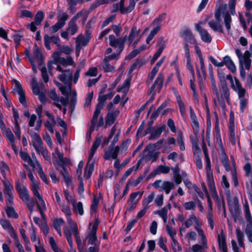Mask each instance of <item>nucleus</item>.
Instances as JSON below:
<instances>
[{
  "label": "nucleus",
  "instance_id": "obj_1",
  "mask_svg": "<svg viewBox=\"0 0 252 252\" xmlns=\"http://www.w3.org/2000/svg\"><path fill=\"white\" fill-rule=\"evenodd\" d=\"M109 39L110 46L115 48H118L117 52L118 55H120L124 50L126 40L127 45L130 46L134 40L132 38L128 37L127 35L116 38L113 34H110Z\"/></svg>",
  "mask_w": 252,
  "mask_h": 252
},
{
  "label": "nucleus",
  "instance_id": "obj_2",
  "mask_svg": "<svg viewBox=\"0 0 252 252\" xmlns=\"http://www.w3.org/2000/svg\"><path fill=\"white\" fill-rule=\"evenodd\" d=\"M226 9V4L222 6H219L216 8L215 12V17L216 21L214 20L210 21L208 22V25L215 32H218L222 33H224V30L222 26L220 24L221 21V15L222 14L224 16V13H225Z\"/></svg>",
  "mask_w": 252,
  "mask_h": 252
},
{
  "label": "nucleus",
  "instance_id": "obj_3",
  "mask_svg": "<svg viewBox=\"0 0 252 252\" xmlns=\"http://www.w3.org/2000/svg\"><path fill=\"white\" fill-rule=\"evenodd\" d=\"M226 196L229 210L235 221L236 218L240 215L241 212L239 208L238 198L237 196H235L233 198V201H232L231 196L229 193L227 194Z\"/></svg>",
  "mask_w": 252,
  "mask_h": 252
},
{
  "label": "nucleus",
  "instance_id": "obj_4",
  "mask_svg": "<svg viewBox=\"0 0 252 252\" xmlns=\"http://www.w3.org/2000/svg\"><path fill=\"white\" fill-rule=\"evenodd\" d=\"M59 79L64 84L67 85L68 88L65 86H63L60 88V91L64 95H69V92L71 89L72 81L73 79L72 72H70L67 77L65 74H61L59 75Z\"/></svg>",
  "mask_w": 252,
  "mask_h": 252
},
{
  "label": "nucleus",
  "instance_id": "obj_5",
  "mask_svg": "<svg viewBox=\"0 0 252 252\" xmlns=\"http://www.w3.org/2000/svg\"><path fill=\"white\" fill-rule=\"evenodd\" d=\"M99 223V221L98 217L95 218L92 226V230L89 235L88 243L90 244L95 245V243L98 241L96 236V232Z\"/></svg>",
  "mask_w": 252,
  "mask_h": 252
},
{
  "label": "nucleus",
  "instance_id": "obj_6",
  "mask_svg": "<svg viewBox=\"0 0 252 252\" xmlns=\"http://www.w3.org/2000/svg\"><path fill=\"white\" fill-rule=\"evenodd\" d=\"M180 36L184 37L186 43H189L192 44H196V41L194 36L193 35L190 30L187 28H185L180 32Z\"/></svg>",
  "mask_w": 252,
  "mask_h": 252
},
{
  "label": "nucleus",
  "instance_id": "obj_7",
  "mask_svg": "<svg viewBox=\"0 0 252 252\" xmlns=\"http://www.w3.org/2000/svg\"><path fill=\"white\" fill-rule=\"evenodd\" d=\"M164 81V76L162 73H160L158 75L157 78L153 84L151 86L150 89L148 90V92L150 94L153 93L155 91V89L156 85H158V93L160 92L161 89L162 88Z\"/></svg>",
  "mask_w": 252,
  "mask_h": 252
},
{
  "label": "nucleus",
  "instance_id": "obj_8",
  "mask_svg": "<svg viewBox=\"0 0 252 252\" xmlns=\"http://www.w3.org/2000/svg\"><path fill=\"white\" fill-rule=\"evenodd\" d=\"M15 188L20 198L23 200L27 201L30 200L28 190L25 186L22 187L21 185L19 184V182H17L16 183Z\"/></svg>",
  "mask_w": 252,
  "mask_h": 252
},
{
  "label": "nucleus",
  "instance_id": "obj_9",
  "mask_svg": "<svg viewBox=\"0 0 252 252\" xmlns=\"http://www.w3.org/2000/svg\"><path fill=\"white\" fill-rule=\"evenodd\" d=\"M110 150H106L105 151L103 158L105 160H110L111 158L116 159L118 157V153L120 151V147L119 146H116L114 147L111 146Z\"/></svg>",
  "mask_w": 252,
  "mask_h": 252
},
{
  "label": "nucleus",
  "instance_id": "obj_10",
  "mask_svg": "<svg viewBox=\"0 0 252 252\" xmlns=\"http://www.w3.org/2000/svg\"><path fill=\"white\" fill-rule=\"evenodd\" d=\"M119 113L120 111L119 110H116L107 113L105 118V128H106L108 126L112 125L115 122Z\"/></svg>",
  "mask_w": 252,
  "mask_h": 252
},
{
  "label": "nucleus",
  "instance_id": "obj_11",
  "mask_svg": "<svg viewBox=\"0 0 252 252\" xmlns=\"http://www.w3.org/2000/svg\"><path fill=\"white\" fill-rule=\"evenodd\" d=\"M131 79L132 77L130 76L126 79L121 85H119L118 87L117 92L119 93L122 92L124 93L122 98L126 95V93L128 92L130 87Z\"/></svg>",
  "mask_w": 252,
  "mask_h": 252
},
{
  "label": "nucleus",
  "instance_id": "obj_12",
  "mask_svg": "<svg viewBox=\"0 0 252 252\" xmlns=\"http://www.w3.org/2000/svg\"><path fill=\"white\" fill-rule=\"evenodd\" d=\"M31 135L32 137V139L33 140H34L37 142V144H36L35 142L32 141V145L34 147L36 152L37 153H39L40 150L39 149V147H41V146L43 144V142L41 140V138L40 135L38 133H35V132L33 133Z\"/></svg>",
  "mask_w": 252,
  "mask_h": 252
},
{
  "label": "nucleus",
  "instance_id": "obj_13",
  "mask_svg": "<svg viewBox=\"0 0 252 252\" xmlns=\"http://www.w3.org/2000/svg\"><path fill=\"white\" fill-rule=\"evenodd\" d=\"M37 207L38 210L39 212H40L41 215L44 219V220L43 221H41V223L39 227H40V229H41V231L43 232V233H44V234L45 236H46L49 233V228L47 223L45 220L44 214V213L42 210L41 207H40V204L39 203L37 204Z\"/></svg>",
  "mask_w": 252,
  "mask_h": 252
},
{
  "label": "nucleus",
  "instance_id": "obj_14",
  "mask_svg": "<svg viewBox=\"0 0 252 252\" xmlns=\"http://www.w3.org/2000/svg\"><path fill=\"white\" fill-rule=\"evenodd\" d=\"M155 151L154 150L149 151L148 154L143 155V157H144V158H145L147 161H150V160H152V162L156 161L159 157L160 152H155Z\"/></svg>",
  "mask_w": 252,
  "mask_h": 252
},
{
  "label": "nucleus",
  "instance_id": "obj_15",
  "mask_svg": "<svg viewBox=\"0 0 252 252\" xmlns=\"http://www.w3.org/2000/svg\"><path fill=\"white\" fill-rule=\"evenodd\" d=\"M157 44L159 46V48L158 51L154 54L153 57L156 58L157 60L159 57L162 54L164 49L165 47V44L163 41V37H161L158 40Z\"/></svg>",
  "mask_w": 252,
  "mask_h": 252
},
{
  "label": "nucleus",
  "instance_id": "obj_16",
  "mask_svg": "<svg viewBox=\"0 0 252 252\" xmlns=\"http://www.w3.org/2000/svg\"><path fill=\"white\" fill-rule=\"evenodd\" d=\"M207 182L209 189H212L213 188L215 193H216L212 170L207 171Z\"/></svg>",
  "mask_w": 252,
  "mask_h": 252
},
{
  "label": "nucleus",
  "instance_id": "obj_17",
  "mask_svg": "<svg viewBox=\"0 0 252 252\" xmlns=\"http://www.w3.org/2000/svg\"><path fill=\"white\" fill-rule=\"evenodd\" d=\"M94 169V161L89 164L88 162L85 169L84 177L85 179H89L92 176Z\"/></svg>",
  "mask_w": 252,
  "mask_h": 252
},
{
  "label": "nucleus",
  "instance_id": "obj_18",
  "mask_svg": "<svg viewBox=\"0 0 252 252\" xmlns=\"http://www.w3.org/2000/svg\"><path fill=\"white\" fill-rule=\"evenodd\" d=\"M50 98L54 101L53 104L59 110L63 109L62 106L59 104V97L58 96L55 90H52L50 94Z\"/></svg>",
  "mask_w": 252,
  "mask_h": 252
},
{
  "label": "nucleus",
  "instance_id": "obj_19",
  "mask_svg": "<svg viewBox=\"0 0 252 252\" xmlns=\"http://www.w3.org/2000/svg\"><path fill=\"white\" fill-rule=\"evenodd\" d=\"M221 162L222 165L224 166L226 171H229L230 169V164L229 162L228 157L227 156L225 150H222V152L221 153Z\"/></svg>",
  "mask_w": 252,
  "mask_h": 252
},
{
  "label": "nucleus",
  "instance_id": "obj_20",
  "mask_svg": "<svg viewBox=\"0 0 252 252\" xmlns=\"http://www.w3.org/2000/svg\"><path fill=\"white\" fill-rule=\"evenodd\" d=\"M218 243L220 249L227 248L226 243V237L225 234L222 230L220 234L218 236Z\"/></svg>",
  "mask_w": 252,
  "mask_h": 252
},
{
  "label": "nucleus",
  "instance_id": "obj_21",
  "mask_svg": "<svg viewBox=\"0 0 252 252\" xmlns=\"http://www.w3.org/2000/svg\"><path fill=\"white\" fill-rule=\"evenodd\" d=\"M164 141V139L163 138V139H160L159 140H158L156 143H155L153 144H149L148 145H147L146 147V148H145V149L144 150V152L149 151L150 149H151L153 147H154L153 150H154L160 149L162 147Z\"/></svg>",
  "mask_w": 252,
  "mask_h": 252
},
{
  "label": "nucleus",
  "instance_id": "obj_22",
  "mask_svg": "<svg viewBox=\"0 0 252 252\" xmlns=\"http://www.w3.org/2000/svg\"><path fill=\"white\" fill-rule=\"evenodd\" d=\"M144 64L143 60L136 59L134 62L131 65L130 67L127 70V72L129 75L131 74L133 71L137 67H140Z\"/></svg>",
  "mask_w": 252,
  "mask_h": 252
},
{
  "label": "nucleus",
  "instance_id": "obj_23",
  "mask_svg": "<svg viewBox=\"0 0 252 252\" xmlns=\"http://www.w3.org/2000/svg\"><path fill=\"white\" fill-rule=\"evenodd\" d=\"M75 200H73L72 205L73 206V210L75 212H78L80 216L84 214V210L83 204L81 202H78L77 204Z\"/></svg>",
  "mask_w": 252,
  "mask_h": 252
},
{
  "label": "nucleus",
  "instance_id": "obj_24",
  "mask_svg": "<svg viewBox=\"0 0 252 252\" xmlns=\"http://www.w3.org/2000/svg\"><path fill=\"white\" fill-rule=\"evenodd\" d=\"M6 214L8 218L17 219L19 217L18 214L16 212L14 208L12 207L7 206L5 209Z\"/></svg>",
  "mask_w": 252,
  "mask_h": 252
},
{
  "label": "nucleus",
  "instance_id": "obj_25",
  "mask_svg": "<svg viewBox=\"0 0 252 252\" xmlns=\"http://www.w3.org/2000/svg\"><path fill=\"white\" fill-rule=\"evenodd\" d=\"M74 232V236L79 250L81 252V239L78 233V228L77 223L74 224L73 230Z\"/></svg>",
  "mask_w": 252,
  "mask_h": 252
},
{
  "label": "nucleus",
  "instance_id": "obj_26",
  "mask_svg": "<svg viewBox=\"0 0 252 252\" xmlns=\"http://www.w3.org/2000/svg\"><path fill=\"white\" fill-rule=\"evenodd\" d=\"M224 25L227 31H229L231 29V23L232 18L229 12L226 11L225 13H224Z\"/></svg>",
  "mask_w": 252,
  "mask_h": 252
},
{
  "label": "nucleus",
  "instance_id": "obj_27",
  "mask_svg": "<svg viewBox=\"0 0 252 252\" xmlns=\"http://www.w3.org/2000/svg\"><path fill=\"white\" fill-rule=\"evenodd\" d=\"M33 57L34 59L40 60V63H41L43 58V54L41 53L40 49L36 44L33 46ZM40 64H41V63H40Z\"/></svg>",
  "mask_w": 252,
  "mask_h": 252
},
{
  "label": "nucleus",
  "instance_id": "obj_28",
  "mask_svg": "<svg viewBox=\"0 0 252 252\" xmlns=\"http://www.w3.org/2000/svg\"><path fill=\"white\" fill-rule=\"evenodd\" d=\"M200 35L203 42L210 43L212 41V37L206 29L202 30Z\"/></svg>",
  "mask_w": 252,
  "mask_h": 252
},
{
  "label": "nucleus",
  "instance_id": "obj_29",
  "mask_svg": "<svg viewBox=\"0 0 252 252\" xmlns=\"http://www.w3.org/2000/svg\"><path fill=\"white\" fill-rule=\"evenodd\" d=\"M175 188V185L173 182L169 181H164L162 185V189L165 190L166 194H168L171 190Z\"/></svg>",
  "mask_w": 252,
  "mask_h": 252
},
{
  "label": "nucleus",
  "instance_id": "obj_30",
  "mask_svg": "<svg viewBox=\"0 0 252 252\" xmlns=\"http://www.w3.org/2000/svg\"><path fill=\"white\" fill-rule=\"evenodd\" d=\"M236 233L239 245L240 247H244V234L243 232L240 230L239 228L236 229Z\"/></svg>",
  "mask_w": 252,
  "mask_h": 252
},
{
  "label": "nucleus",
  "instance_id": "obj_31",
  "mask_svg": "<svg viewBox=\"0 0 252 252\" xmlns=\"http://www.w3.org/2000/svg\"><path fill=\"white\" fill-rule=\"evenodd\" d=\"M44 17V13L41 10L38 11L34 16V22L36 25L39 26L41 24Z\"/></svg>",
  "mask_w": 252,
  "mask_h": 252
},
{
  "label": "nucleus",
  "instance_id": "obj_32",
  "mask_svg": "<svg viewBox=\"0 0 252 252\" xmlns=\"http://www.w3.org/2000/svg\"><path fill=\"white\" fill-rule=\"evenodd\" d=\"M77 103V93L76 91L72 92V96L70 101V111L71 113L73 112L75 109V106Z\"/></svg>",
  "mask_w": 252,
  "mask_h": 252
},
{
  "label": "nucleus",
  "instance_id": "obj_33",
  "mask_svg": "<svg viewBox=\"0 0 252 252\" xmlns=\"http://www.w3.org/2000/svg\"><path fill=\"white\" fill-rule=\"evenodd\" d=\"M54 55L57 56V57H55V63H60L63 66H67L66 59L60 57L58 53H54Z\"/></svg>",
  "mask_w": 252,
  "mask_h": 252
},
{
  "label": "nucleus",
  "instance_id": "obj_34",
  "mask_svg": "<svg viewBox=\"0 0 252 252\" xmlns=\"http://www.w3.org/2000/svg\"><path fill=\"white\" fill-rule=\"evenodd\" d=\"M0 224L4 229H9V230H13L10 221L8 220L1 219L0 220Z\"/></svg>",
  "mask_w": 252,
  "mask_h": 252
},
{
  "label": "nucleus",
  "instance_id": "obj_35",
  "mask_svg": "<svg viewBox=\"0 0 252 252\" xmlns=\"http://www.w3.org/2000/svg\"><path fill=\"white\" fill-rule=\"evenodd\" d=\"M24 34L20 33H13L12 34L11 37L13 39L15 44V48H17L20 44L21 42V38L23 37Z\"/></svg>",
  "mask_w": 252,
  "mask_h": 252
},
{
  "label": "nucleus",
  "instance_id": "obj_36",
  "mask_svg": "<svg viewBox=\"0 0 252 252\" xmlns=\"http://www.w3.org/2000/svg\"><path fill=\"white\" fill-rule=\"evenodd\" d=\"M183 138V134L182 132H179L177 135V141L178 144L180 145V149L182 151H184L185 150Z\"/></svg>",
  "mask_w": 252,
  "mask_h": 252
},
{
  "label": "nucleus",
  "instance_id": "obj_37",
  "mask_svg": "<svg viewBox=\"0 0 252 252\" xmlns=\"http://www.w3.org/2000/svg\"><path fill=\"white\" fill-rule=\"evenodd\" d=\"M140 32V29H137L136 25L134 24L130 31L129 35L127 36L134 39L135 37L139 34Z\"/></svg>",
  "mask_w": 252,
  "mask_h": 252
},
{
  "label": "nucleus",
  "instance_id": "obj_38",
  "mask_svg": "<svg viewBox=\"0 0 252 252\" xmlns=\"http://www.w3.org/2000/svg\"><path fill=\"white\" fill-rule=\"evenodd\" d=\"M68 5L69 6L70 12L74 14L76 11V6L77 4V1L75 0H66Z\"/></svg>",
  "mask_w": 252,
  "mask_h": 252
},
{
  "label": "nucleus",
  "instance_id": "obj_39",
  "mask_svg": "<svg viewBox=\"0 0 252 252\" xmlns=\"http://www.w3.org/2000/svg\"><path fill=\"white\" fill-rule=\"evenodd\" d=\"M211 85L212 87V92L215 94L217 99H219V94L216 85V80L214 77H212L211 80Z\"/></svg>",
  "mask_w": 252,
  "mask_h": 252
},
{
  "label": "nucleus",
  "instance_id": "obj_40",
  "mask_svg": "<svg viewBox=\"0 0 252 252\" xmlns=\"http://www.w3.org/2000/svg\"><path fill=\"white\" fill-rule=\"evenodd\" d=\"M158 31L159 29L158 28H153L146 38V41L147 44H149L150 42L153 39L154 37L157 34Z\"/></svg>",
  "mask_w": 252,
  "mask_h": 252
},
{
  "label": "nucleus",
  "instance_id": "obj_41",
  "mask_svg": "<svg viewBox=\"0 0 252 252\" xmlns=\"http://www.w3.org/2000/svg\"><path fill=\"white\" fill-rule=\"evenodd\" d=\"M32 91L33 94L35 95H38L41 93L37 82L34 79L32 81Z\"/></svg>",
  "mask_w": 252,
  "mask_h": 252
},
{
  "label": "nucleus",
  "instance_id": "obj_42",
  "mask_svg": "<svg viewBox=\"0 0 252 252\" xmlns=\"http://www.w3.org/2000/svg\"><path fill=\"white\" fill-rule=\"evenodd\" d=\"M244 209L246 219L248 221H252V218L251 216L249 206L248 203L247 202L244 205Z\"/></svg>",
  "mask_w": 252,
  "mask_h": 252
},
{
  "label": "nucleus",
  "instance_id": "obj_43",
  "mask_svg": "<svg viewBox=\"0 0 252 252\" xmlns=\"http://www.w3.org/2000/svg\"><path fill=\"white\" fill-rule=\"evenodd\" d=\"M166 238H165V239H164L162 236H161L159 239L158 245L161 249H162L163 250L164 252H169L166 246L164 244V242H166Z\"/></svg>",
  "mask_w": 252,
  "mask_h": 252
},
{
  "label": "nucleus",
  "instance_id": "obj_44",
  "mask_svg": "<svg viewBox=\"0 0 252 252\" xmlns=\"http://www.w3.org/2000/svg\"><path fill=\"white\" fill-rule=\"evenodd\" d=\"M155 196L154 192H151L147 198L143 201V205L146 207H149L148 205L153 200Z\"/></svg>",
  "mask_w": 252,
  "mask_h": 252
},
{
  "label": "nucleus",
  "instance_id": "obj_45",
  "mask_svg": "<svg viewBox=\"0 0 252 252\" xmlns=\"http://www.w3.org/2000/svg\"><path fill=\"white\" fill-rule=\"evenodd\" d=\"M203 152L205 155V159L206 162V171H211V161L209 157V155L207 153V152L204 148H203Z\"/></svg>",
  "mask_w": 252,
  "mask_h": 252
},
{
  "label": "nucleus",
  "instance_id": "obj_46",
  "mask_svg": "<svg viewBox=\"0 0 252 252\" xmlns=\"http://www.w3.org/2000/svg\"><path fill=\"white\" fill-rule=\"evenodd\" d=\"M184 50H185V57L187 59V64H189L190 63V61H191V59H190L189 48V45L187 43H185Z\"/></svg>",
  "mask_w": 252,
  "mask_h": 252
},
{
  "label": "nucleus",
  "instance_id": "obj_47",
  "mask_svg": "<svg viewBox=\"0 0 252 252\" xmlns=\"http://www.w3.org/2000/svg\"><path fill=\"white\" fill-rule=\"evenodd\" d=\"M68 30L70 31L71 34L74 35L76 32H77L78 31V27L77 26V24L73 22H69L68 23Z\"/></svg>",
  "mask_w": 252,
  "mask_h": 252
},
{
  "label": "nucleus",
  "instance_id": "obj_48",
  "mask_svg": "<svg viewBox=\"0 0 252 252\" xmlns=\"http://www.w3.org/2000/svg\"><path fill=\"white\" fill-rule=\"evenodd\" d=\"M20 156L21 158L25 161H27L29 164L32 163V160L28 153L21 151Z\"/></svg>",
  "mask_w": 252,
  "mask_h": 252
},
{
  "label": "nucleus",
  "instance_id": "obj_49",
  "mask_svg": "<svg viewBox=\"0 0 252 252\" xmlns=\"http://www.w3.org/2000/svg\"><path fill=\"white\" fill-rule=\"evenodd\" d=\"M19 232H20L24 241H25L26 244H27L28 245H31L30 241L28 237L26 235V231H25V229L22 226L20 227Z\"/></svg>",
  "mask_w": 252,
  "mask_h": 252
},
{
  "label": "nucleus",
  "instance_id": "obj_50",
  "mask_svg": "<svg viewBox=\"0 0 252 252\" xmlns=\"http://www.w3.org/2000/svg\"><path fill=\"white\" fill-rule=\"evenodd\" d=\"M39 188L37 184L36 183H34L32 185L31 187V190L33 194V195L37 197V198L41 196L39 192Z\"/></svg>",
  "mask_w": 252,
  "mask_h": 252
},
{
  "label": "nucleus",
  "instance_id": "obj_51",
  "mask_svg": "<svg viewBox=\"0 0 252 252\" xmlns=\"http://www.w3.org/2000/svg\"><path fill=\"white\" fill-rule=\"evenodd\" d=\"M38 173L39 177L43 181V182L45 184L48 185L49 184V181H48L47 178L45 174L43 172V170L41 167H40L38 170Z\"/></svg>",
  "mask_w": 252,
  "mask_h": 252
},
{
  "label": "nucleus",
  "instance_id": "obj_52",
  "mask_svg": "<svg viewBox=\"0 0 252 252\" xmlns=\"http://www.w3.org/2000/svg\"><path fill=\"white\" fill-rule=\"evenodd\" d=\"M196 73L197 74L198 83L199 87V89L200 90L202 91L203 89L205 88V85H204L203 79L202 78L200 71L198 68L197 69Z\"/></svg>",
  "mask_w": 252,
  "mask_h": 252
},
{
  "label": "nucleus",
  "instance_id": "obj_53",
  "mask_svg": "<svg viewBox=\"0 0 252 252\" xmlns=\"http://www.w3.org/2000/svg\"><path fill=\"white\" fill-rule=\"evenodd\" d=\"M64 220L62 218H56L53 222V226L55 229H58L61 227L63 223Z\"/></svg>",
  "mask_w": 252,
  "mask_h": 252
},
{
  "label": "nucleus",
  "instance_id": "obj_54",
  "mask_svg": "<svg viewBox=\"0 0 252 252\" xmlns=\"http://www.w3.org/2000/svg\"><path fill=\"white\" fill-rule=\"evenodd\" d=\"M41 76L43 80L45 83L49 81V76L47 73V69L45 66L42 67L41 69Z\"/></svg>",
  "mask_w": 252,
  "mask_h": 252
},
{
  "label": "nucleus",
  "instance_id": "obj_55",
  "mask_svg": "<svg viewBox=\"0 0 252 252\" xmlns=\"http://www.w3.org/2000/svg\"><path fill=\"white\" fill-rule=\"evenodd\" d=\"M207 219L209 227L211 230H213L214 227L213 213H208L207 215Z\"/></svg>",
  "mask_w": 252,
  "mask_h": 252
},
{
  "label": "nucleus",
  "instance_id": "obj_56",
  "mask_svg": "<svg viewBox=\"0 0 252 252\" xmlns=\"http://www.w3.org/2000/svg\"><path fill=\"white\" fill-rule=\"evenodd\" d=\"M49 175L53 183L57 184L59 182V178L57 177L56 172L53 169L50 170Z\"/></svg>",
  "mask_w": 252,
  "mask_h": 252
},
{
  "label": "nucleus",
  "instance_id": "obj_57",
  "mask_svg": "<svg viewBox=\"0 0 252 252\" xmlns=\"http://www.w3.org/2000/svg\"><path fill=\"white\" fill-rule=\"evenodd\" d=\"M13 90L16 92L18 94L25 92L21 84L17 80L15 81V87Z\"/></svg>",
  "mask_w": 252,
  "mask_h": 252
},
{
  "label": "nucleus",
  "instance_id": "obj_58",
  "mask_svg": "<svg viewBox=\"0 0 252 252\" xmlns=\"http://www.w3.org/2000/svg\"><path fill=\"white\" fill-rule=\"evenodd\" d=\"M68 19V15L66 13H63L62 16L59 19L58 23L62 27L65 24V21Z\"/></svg>",
  "mask_w": 252,
  "mask_h": 252
},
{
  "label": "nucleus",
  "instance_id": "obj_59",
  "mask_svg": "<svg viewBox=\"0 0 252 252\" xmlns=\"http://www.w3.org/2000/svg\"><path fill=\"white\" fill-rule=\"evenodd\" d=\"M161 134L158 128L152 131L150 136L148 137L149 140H152L159 137Z\"/></svg>",
  "mask_w": 252,
  "mask_h": 252
},
{
  "label": "nucleus",
  "instance_id": "obj_60",
  "mask_svg": "<svg viewBox=\"0 0 252 252\" xmlns=\"http://www.w3.org/2000/svg\"><path fill=\"white\" fill-rule=\"evenodd\" d=\"M167 234L170 236L171 239L175 238L176 235V230H174L172 227L168 224L166 226Z\"/></svg>",
  "mask_w": 252,
  "mask_h": 252
},
{
  "label": "nucleus",
  "instance_id": "obj_61",
  "mask_svg": "<svg viewBox=\"0 0 252 252\" xmlns=\"http://www.w3.org/2000/svg\"><path fill=\"white\" fill-rule=\"evenodd\" d=\"M93 92H91L87 94L84 103L85 106H88L91 105L92 100L93 98Z\"/></svg>",
  "mask_w": 252,
  "mask_h": 252
},
{
  "label": "nucleus",
  "instance_id": "obj_62",
  "mask_svg": "<svg viewBox=\"0 0 252 252\" xmlns=\"http://www.w3.org/2000/svg\"><path fill=\"white\" fill-rule=\"evenodd\" d=\"M243 169L245 171V176L249 177L250 175L252 174V168L251 164L248 162L245 164L243 167Z\"/></svg>",
  "mask_w": 252,
  "mask_h": 252
},
{
  "label": "nucleus",
  "instance_id": "obj_63",
  "mask_svg": "<svg viewBox=\"0 0 252 252\" xmlns=\"http://www.w3.org/2000/svg\"><path fill=\"white\" fill-rule=\"evenodd\" d=\"M167 125L169 128H170V130L173 132L175 133L176 131V128L175 126V123L174 121L171 118H169L167 120Z\"/></svg>",
  "mask_w": 252,
  "mask_h": 252
},
{
  "label": "nucleus",
  "instance_id": "obj_64",
  "mask_svg": "<svg viewBox=\"0 0 252 252\" xmlns=\"http://www.w3.org/2000/svg\"><path fill=\"white\" fill-rule=\"evenodd\" d=\"M184 206L187 210H194L195 209V203L192 201L187 202L185 203Z\"/></svg>",
  "mask_w": 252,
  "mask_h": 252
}]
</instances>
